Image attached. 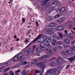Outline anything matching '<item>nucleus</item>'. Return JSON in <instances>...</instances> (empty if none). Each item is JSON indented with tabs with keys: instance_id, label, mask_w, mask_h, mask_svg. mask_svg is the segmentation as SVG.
Returning <instances> with one entry per match:
<instances>
[{
	"instance_id": "nucleus-1",
	"label": "nucleus",
	"mask_w": 75,
	"mask_h": 75,
	"mask_svg": "<svg viewBox=\"0 0 75 75\" xmlns=\"http://www.w3.org/2000/svg\"><path fill=\"white\" fill-rule=\"evenodd\" d=\"M64 59L62 57H59V59L57 60V61L55 60L53 61L52 63H50V65L52 66H55L56 65L57 62L59 64V63H62L64 61Z\"/></svg>"
},
{
	"instance_id": "nucleus-2",
	"label": "nucleus",
	"mask_w": 75,
	"mask_h": 75,
	"mask_svg": "<svg viewBox=\"0 0 75 75\" xmlns=\"http://www.w3.org/2000/svg\"><path fill=\"white\" fill-rule=\"evenodd\" d=\"M43 37V35H40L39 36H38L36 39H34V40L32 41V42H30V43L26 47V48H28L30 46L31 44H33V43H34V42H35L37 40H38V42H41V38H40V37Z\"/></svg>"
},
{
	"instance_id": "nucleus-3",
	"label": "nucleus",
	"mask_w": 75,
	"mask_h": 75,
	"mask_svg": "<svg viewBox=\"0 0 75 75\" xmlns=\"http://www.w3.org/2000/svg\"><path fill=\"white\" fill-rule=\"evenodd\" d=\"M55 70V69L54 68L51 69L47 71L46 74L47 75H54V72Z\"/></svg>"
},
{
	"instance_id": "nucleus-4",
	"label": "nucleus",
	"mask_w": 75,
	"mask_h": 75,
	"mask_svg": "<svg viewBox=\"0 0 75 75\" xmlns=\"http://www.w3.org/2000/svg\"><path fill=\"white\" fill-rule=\"evenodd\" d=\"M54 28H49L45 29V31L46 34H52V30H54Z\"/></svg>"
},
{
	"instance_id": "nucleus-5",
	"label": "nucleus",
	"mask_w": 75,
	"mask_h": 75,
	"mask_svg": "<svg viewBox=\"0 0 75 75\" xmlns=\"http://www.w3.org/2000/svg\"><path fill=\"white\" fill-rule=\"evenodd\" d=\"M64 25L66 27L68 26V28H72V26H74V23L71 21L69 23L68 22H66L64 24Z\"/></svg>"
},
{
	"instance_id": "nucleus-6",
	"label": "nucleus",
	"mask_w": 75,
	"mask_h": 75,
	"mask_svg": "<svg viewBox=\"0 0 75 75\" xmlns=\"http://www.w3.org/2000/svg\"><path fill=\"white\" fill-rule=\"evenodd\" d=\"M65 20H66L65 18H63L58 19L57 20V22L60 24L61 23H62L64 22V21H65Z\"/></svg>"
},
{
	"instance_id": "nucleus-7",
	"label": "nucleus",
	"mask_w": 75,
	"mask_h": 75,
	"mask_svg": "<svg viewBox=\"0 0 75 75\" xmlns=\"http://www.w3.org/2000/svg\"><path fill=\"white\" fill-rule=\"evenodd\" d=\"M19 59H22L24 57V55L22 53L18 54H17Z\"/></svg>"
},
{
	"instance_id": "nucleus-8",
	"label": "nucleus",
	"mask_w": 75,
	"mask_h": 75,
	"mask_svg": "<svg viewBox=\"0 0 75 75\" xmlns=\"http://www.w3.org/2000/svg\"><path fill=\"white\" fill-rule=\"evenodd\" d=\"M19 60V59L18 57V56H17V54L12 59V61L14 62V61H17V60Z\"/></svg>"
},
{
	"instance_id": "nucleus-9",
	"label": "nucleus",
	"mask_w": 75,
	"mask_h": 75,
	"mask_svg": "<svg viewBox=\"0 0 75 75\" xmlns=\"http://www.w3.org/2000/svg\"><path fill=\"white\" fill-rule=\"evenodd\" d=\"M40 47L41 48L42 50L43 51L45 50L46 48L45 47V45L43 44H39Z\"/></svg>"
},
{
	"instance_id": "nucleus-10",
	"label": "nucleus",
	"mask_w": 75,
	"mask_h": 75,
	"mask_svg": "<svg viewBox=\"0 0 75 75\" xmlns=\"http://www.w3.org/2000/svg\"><path fill=\"white\" fill-rule=\"evenodd\" d=\"M49 25L50 27H55L57 25L54 22H52L49 24Z\"/></svg>"
},
{
	"instance_id": "nucleus-11",
	"label": "nucleus",
	"mask_w": 75,
	"mask_h": 75,
	"mask_svg": "<svg viewBox=\"0 0 75 75\" xmlns=\"http://www.w3.org/2000/svg\"><path fill=\"white\" fill-rule=\"evenodd\" d=\"M64 28L62 26H59L58 27H57L56 29L58 31H62V30L64 29Z\"/></svg>"
},
{
	"instance_id": "nucleus-12",
	"label": "nucleus",
	"mask_w": 75,
	"mask_h": 75,
	"mask_svg": "<svg viewBox=\"0 0 75 75\" xmlns=\"http://www.w3.org/2000/svg\"><path fill=\"white\" fill-rule=\"evenodd\" d=\"M44 62L43 61L42 62L40 63H39V67H40V68H43L44 67H45V64H44Z\"/></svg>"
},
{
	"instance_id": "nucleus-13",
	"label": "nucleus",
	"mask_w": 75,
	"mask_h": 75,
	"mask_svg": "<svg viewBox=\"0 0 75 75\" xmlns=\"http://www.w3.org/2000/svg\"><path fill=\"white\" fill-rule=\"evenodd\" d=\"M50 55L49 54H46V55H44L43 57H41L40 58V60H42V59H43L44 58H48V57H50Z\"/></svg>"
},
{
	"instance_id": "nucleus-14",
	"label": "nucleus",
	"mask_w": 75,
	"mask_h": 75,
	"mask_svg": "<svg viewBox=\"0 0 75 75\" xmlns=\"http://www.w3.org/2000/svg\"><path fill=\"white\" fill-rule=\"evenodd\" d=\"M65 8L64 7H62L59 11L60 13H64L65 12Z\"/></svg>"
},
{
	"instance_id": "nucleus-15",
	"label": "nucleus",
	"mask_w": 75,
	"mask_h": 75,
	"mask_svg": "<svg viewBox=\"0 0 75 75\" xmlns=\"http://www.w3.org/2000/svg\"><path fill=\"white\" fill-rule=\"evenodd\" d=\"M46 40L47 41V42H49V43H51V42H52V40H51V39L49 37L47 38H46Z\"/></svg>"
},
{
	"instance_id": "nucleus-16",
	"label": "nucleus",
	"mask_w": 75,
	"mask_h": 75,
	"mask_svg": "<svg viewBox=\"0 0 75 75\" xmlns=\"http://www.w3.org/2000/svg\"><path fill=\"white\" fill-rule=\"evenodd\" d=\"M70 42L69 40L68 39H66L64 40V43L66 44H69Z\"/></svg>"
},
{
	"instance_id": "nucleus-17",
	"label": "nucleus",
	"mask_w": 75,
	"mask_h": 75,
	"mask_svg": "<svg viewBox=\"0 0 75 75\" xmlns=\"http://www.w3.org/2000/svg\"><path fill=\"white\" fill-rule=\"evenodd\" d=\"M24 54L25 56H28L30 54V52H29L28 50H26Z\"/></svg>"
},
{
	"instance_id": "nucleus-18",
	"label": "nucleus",
	"mask_w": 75,
	"mask_h": 75,
	"mask_svg": "<svg viewBox=\"0 0 75 75\" xmlns=\"http://www.w3.org/2000/svg\"><path fill=\"white\" fill-rule=\"evenodd\" d=\"M57 43V41L55 39H52V45L53 46H55V44Z\"/></svg>"
},
{
	"instance_id": "nucleus-19",
	"label": "nucleus",
	"mask_w": 75,
	"mask_h": 75,
	"mask_svg": "<svg viewBox=\"0 0 75 75\" xmlns=\"http://www.w3.org/2000/svg\"><path fill=\"white\" fill-rule=\"evenodd\" d=\"M64 33L63 34V35L64 37H67L68 36V32L67 31V30H65L64 31Z\"/></svg>"
},
{
	"instance_id": "nucleus-20",
	"label": "nucleus",
	"mask_w": 75,
	"mask_h": 75,
	"mask_svg": "<svg viewBox=\"0 0 75 75\" xmlns=\"http://www.w3.org/2000/svg\"><path fill=\"white\" fill-rule=\"evenodd\" d=\"M38 52V51H37V49L33 50L32 51L33 54H37Z\"/></svg>"
},
{
	"instance_id": "nucleus-21",
	"label": "nucleus",
	"mask_w": 75,
	"mask_h": 75,
	"mask_svg": "<svg viewBox=\"0 0 75 75\" xmlns=\"http://www.w3.org/2000/svg\"><path fill=\"white\" fill-rule=\"evenodd\" d=\"M59 4V3H58V2L57 1H54V2L53 3L52 5H55V6H57V5H58Z\"/></svg>"
},
{
	"instance_id": "nucleus-22",
	"label": "nucleus",
	"mask_w": 75,
	"mask_h": 75,
	"mask_svg": "<svg viewBox=\"0 0 75 75\" xmlns=\"http://www.w3.org/2000/svg\"><path fill=\"white\" fill-rule=\"evenodd\" d=\"M52 20H53V18L52 16H48L47 17V20L49 21H52Z\"/></svg>"
},
{
	"instance_id": "nucleus-23",
	"label": "nucleus",
	"mask_w": 75,
	"mask_h": 75,
	"mask_svg": "<svg viewBox=\"0 0 75 75\" xmlns=\"http://www.w3.org/2000/svg\"><path fill=\"white\" fill-rule=\"evenodd\" d=\"M40 42L41 43H42L43 42H44V44H45V42L47 43L46 41H45V40H44V39L43 38H41Z\"/></svg>"
},
{
	"instance_id": "nucleus-24",
	"label": "nucleus",
	"mask_w": 75,
	"mask_h": 75,
	"mask_svg": "<svg viewBox=\"0 0 75 75\" xmlns=\"http://www.w3.org/2000/svg\"><path fill=\"white\" fill-rule=\"evenodd\" d=\"M53 74H55L56 75H58L59 74V70L57 69H55L53 73Z\"/></svg>"
},
{
	"instance_id": "nucleus-25",
	"label": "nucleus",
	"mask_w": 75,
	"mask_h": 75,
	"mask_svg": "<svg viewBox=\"0 0 75 75\" xmlns=\"http://www.w3.org/2000/svg\"><path fill=\"white\" fill-rule=\"evenodd\" d=\"M36 50H37V51H38L39 52L42 51V49H41V47H38Z\"/></svg>"
},
{
	"instance_id": "nucleus-26",
	"label": "nucleus",
	"mask_w": 75,
	"mask_h": 75,
	"mask_svg": "<svg viewBox=\"0 0 75 75\" xmlns=\"http://www.w3.org/2000/svg\"><path fill=\"white\" fill-rule=\"evenodd\" d=\"M66 53L67 54H71L72 53V51L69 50H67L65 51Z\"/></svg>"
},
{
	"instance_id": "nucleus-27",
	"label": "nucleus",
	"mask_w": 75,
	"mask_h": 75,
	"mask_svg": "<svg viewBox=\"0 0 75 75\" xmlns=\"http://www.w3.org/2000/svg\"><path fill=\"white\" fill-rule=\"evenodd\" d=\"M10 64V62H8L7 63H5L3 65V66H7L8 65H9Z\"/></svg>"
},
{
	"instance_id": "nucleus-28",
	"label": "nucleus",
	"mask_w": 75,
	"mask_h": 75,
	"mask_svg": "<svg viewBox=\"0 0 75 75\" xmlns=\"http://www.w3.org/2000/svg\"><path fill=\"white\" fill-rule=\"evenodd\" d=\"M21 74H22V75H25L27 74V73H26V71H25L24 70L23 71L21 72Z\"/></svg>"
},
{
	"instance_id": "nucleus-29",
	"label": "nucleus",
	"mask_w": 75,
	"mask_h": 75,
	"mask_svg": "<svg viewBox=\"0 0 75 75\" xmlns=\"http://www.w3.org/2000/svg\"><path fill=\"white\" fill-rule=\"evenodd\" d=\"M61 44V41H59L56 43V45L57 47L59 46Z\"/></svg>"
},
{
	"instance_id": "nucleus-30",
	"label": "nucleus",
	"mask_w": 75,
	"mask_h": 75,
	"mask_svg": "<svg viewBox=\"0 0 75 75\" xmlns=\"http://www.w3.org/2000/svg\"><path fill=\"white\" fill-rule=\"evenodd\" d=\"M48 2V0H46L45 1H44V2L43 3V4H42V6H44L45 4H47V3Z\"/></svg>"
},
{
	"instance_id": "nucleus-31",
	"label": "nucleus",
	"mask_w": 75,
	"mask_h": 75,
	"mask_svg": "<svg viewBox=\"0 0 75 75\" xmlns=\"http://www.w3.org/2000/svg\"><path fill=\"white\" fill-rule=\"evenodd\" d=\"M45 44L46 45L47 47H48V48H50L51 47V45L50 44H47L45 43Z\"/></svg>"
},
{
	"instance_id": "nucleus-32",
	"label": "nucleus",
	"mask_w": 75,
	"mask_h": 75,
	"mask_svg": "<svg viewBox=\"0 0 75 75\" xmlns=\"http://www.w3.org/2000/svg\"><path fill=\"white\" fill-rule=\"evenodd\" d=\"M33 48H30L29 49L28 51H29V52H33Z\"/></svg>"
},
{
	"instance_id": "nucleus-33",
	"label": "nucleus",
	"mask_w": 75,
	"mask_h": 75,
	"mask_svg": "<svg viewBox=\"0 0 75 75\" xmlns=\"http://www.w3.org/2000/svg\"><path fill=\"white\" fill-rule=\"evenodd\" d=\"M59 17H60V15H59V14H58L56 16H54V18H59Z\"/></svg>"
},
{
	"instance_id": "nucleus-34",
	"label": "nucleus",
	"mask_w": 75,
	"mask_h": 75,
	"mask_svg": "<svg viewBox=\"0 0 75 75\" xmlns=\"http://www.w3.org/2000/svg\"><path fill=\"white\" fill-rule=\"evenodd\" d=\"M36 61L37 60L36 59L33 60L32 61L33 63L34 64H36V63L37 62Z\"/></svg>"
},
{
	"instance_id": "nucleus-35",
	"label": "nucleus",
	"mask_w": 75,
	"mask_h": 75,
	"mask_svg": "<svg viewBox=\"0 0 75 75\" xmlns=\"http://www.w3.org/2000/svg\"><path fill=\"white\" fill-rule=\"evenodd\" d=\"M71 45L72 46H75V41L71 42Z\"/></svg>"
},
{
	"instance_id": "nucleus-36",
	"label": "nucleus",
	"mask_w": 75,
	"mask_h": 75,
	"mask_svg": "<svg viewBox=\"0 0 75 75\" xmlns=\"http://www.w3.org/2000/svg\"><path fill=\"white\" fill-rule=\"evenodd\" d=\"M35 72H36L37 74H38V73H40V72H41V71L40 70H36L35 71Z\"/></svg>"
},
{
	"instance_id": "nucleus-37",
	"label": "nucleus",
	"mask_w": 75,
	"mask_h": 75,
	"mask_svg": "<svg viewBox=\"0 0 75 75\" xmlns=\"http://www.w3.org/2000/svg\"><path fill=\"white\" fill-rule=\"evenodd\" d=\"M59 35V36H60L61 38L62 39V38H63V36L60 33H58Z\"/></svg>"
},
{
	"instance_id": "nucleus-38",
	"label": "nucleus",
	"mask_w": 75,
	"mask_h": 75,
	"mask_svg": "<svg viewBox=\"0 0 75 75\" xmlns=\"http://www.w3.org/2000/svg\"><path fill=\"white\" fill-rule=\"evenodd\" d=\"M71 33L73 35H75V31H74V30H71Z\"/></svg>"
},
{
	"instance_id": "nucleus-39",
	"label": "nucleus",
	"mask_w": 75,
	"mask_h": 75,
	"mask_svg": "<svg viewBox=\"0 0 75 75\" xmlns=\"http://www.w3.org/2000/svg\"><path fill=\"white\" fill-rule=\"evenodd\" d=\"M56 38V40H60V39H61V38L59 36L56 37V38Z\"/></svg>"
},
{
	"instance_id": "nucleus-40",
	"label": "nucleus",
	"mask_w": 75,
	"mask_h": 75,
	"mask_svg": "<svg viewBox=\"0 0 75 75\" xmlns=\"http://www.w3.org/2000/svg\"><path fill=\"white\" fill-rule=\"evenodd\" d=\"M10 69V68H7L5 69H4V70H5V71H4V72H6V71H8V70H9Z\"/></svg>"
},
{
	"instance_id": "nucleus-41",
	"label": "nucleus",
	"mask_w": 75,
	"mask_h": 75,
	"mask_svg": "<svg viewBox=\"0 0 75 75\" xmlns=\"http://www.w3.org/2000/svg\"><path fill=\"white\" fill-rule=\"evenodd\" d=\"M52 11V9H48L47 10V12H48V13H51V11Z\"/></svg>"
},
{
	"instance_id": "nucleus-42",
	"label": "nucleus",
	"mask_w": 75,
	"mask_h": 75,
	"mask_svg": "<svg viewBox=\"0 0 75 75\" xmlns=\"http://www.w3.org/2000/svg\"><path fill=\"white\" fill-rule=\"evenodd\" d=\"M53 50H54V51H57V49L56 47H54L53 48Z\"/></svg>"
},
{
	"instance_id": "nucleus-43",
	"label": "nucleus",
	"mask_w": 75,
	"mask_h": 75,
	"mask_svg": "<svg viewBox=\"0 0 75 75\" xmlns=\"http://www.w3.org/2000/svg\"><path fill=\"white\" fill-rule=\"evenodd\" d=\"M50 38H56V36L54 35H52L50 36Z\"/></svg>"
},
{
	"instance_id": "nucleus-44",
	"label": "nucleus",
	"mask_w": 75,
	"mask_h": 75,
	"mask_svg": "<svg viewBox=\"0 0 75 75\" xmlns=\"http://www.w3.org/2000/svg\"><path fill=\"white\" fill-rule=\"evenodd\" d=\"M46 50L47 51H48V52H52V50H50V49H48V48L47 49H46Z\"/></svg>"
},
{
	"instance_id": "nucleus-45",
	"label": "nucleus",
	"mask_w": 75,
	"mask_h": 75,
	"mask_svg": "<svg viewBox=\"0 0 75 75\" xmlns=\"http://www.w3.org/2000/svg\"><path fill=\"white\" fill-rule=\"evenodd\" d=\"M71 50L73 51H75V47H71Z\"/></svg>"
},
{
	"instance_id": "nucleus-46",
	"label": "nucleus",
	"mask_w": 75,
	"mask_h": 75,
	"mask_svg": "<svg viewBox=\"0 0 75 75\" xmlns=\"http://www.w3.org/2000/svg\"><path fill=\"white\" fill-rule=\"evenodd\" d=\"M21 64H17L16 65V67H20V66H21Z\"/></svg>"
},
{
	"instance_id": "nucleus-47",
	"label": "nucleus",
	"mask_w": 75,
	"mask_h": 75,
	"mask_svg": "<svg viewBox=\"0 0 75 75\" xmlns=\"http://www.w3.org/2000/svg\"><path fill=\"white\" fill-rule=\"evenodd\" d=\"M63 47H65V48H67V47H69V45H64L63 46Z\"/></svg>"
},
{
	"instance_id": "nucleus-48",
	"label": "nucleus",
	"mask_w": 75,
	"mask_h": 75,
	"mask_svg": "<svg viewBox=\"0 0 75 75\" xmlns=\"http://www.w3.org/2000/svg\"><path fill=\"white\" fill-rule=\"evenodd\" d=\"M59 68H60V69H62L63 68V67H62V65H60L59 66Z\"/></svg>"
},
{
	"instance_id": "nucleus-49",
	"label": "nucleus",
	"mask_w": 75,
	"mask_h": 75,
	"mask_svg": "<svg viewBox=\"0 0 75 75\" xmlns=\"http://www.w3.org/2000/svg\"><path fill=\"white\" fill-rule=\"evenodd\" d=\"M28 41L27 39H26L25 40V42H28Z\"/></svg>"
},
{
	"instance_id": "nucleus-50",
	"label": "nucleus",
	"mask_w": 75,
	"mask_h": 75,
	"mask_svg": "<svg viewBox=\"0 0 75 75\" xmlns=\"http://www.w3.org/2000/svg\"><path fill=\"white\" fill-rule=\"evenodd\" d=\"M53 7V8H52V11L53 10H56V8H55L54 7Z\"/></svg>"
},
{
	"instance_id": "nucleus-51",
	"label": "nucleus",
	"mask_w": 75,
	"mask_h": 75,
	"mask_svg": "<svg viewBox=\"0 0 75 75\" xmlns=\"http://www.w3.org/2000/svg\"><path fill=\"white\" fill-rule=\"evenodd\" d=\"M62 54H63V55H65V52L64 51H62Z\"/></svg>"
},
{
	"instance_id": "nucleus-52",
	"label": "nucleus",
	"mask_w": 75,
	"mask_h": 75,
	"mask_svg": "<svg viewBox=\"0 0 75 75\" xmlns=\"http://www.w3.org/2000/svg\"><path fill=\"white\" fill-rule=\"evenodd\" d=\"M23 63L24 65H25L26 64H27V62H26V61L24 62Z\"/></svg>"
},
{
	"instance_id": "nucleus-53",
	"label": "nucleus",
	"mask_w": 75,
	"mask_h": 75,
	"mask_svg": "<svg viewBox=\"0 0 75 75\" xmlns=\"http://www.w3.org/2000/svg\"><path fill=\"white\" fill-rule=\"evenodd\" d=\"M36 46L35 45H34L33 46V49H35V47Z\"/></svg>"
},
{
	"instance_id": "nucleus-54",
	"label": "nucleus",
	"mask_w": 75,
	"mask_h": 75,
	"mask_svg": "<svg viewBox=\"0 0 75 75\" xmlns=\"http://www.w3.org/2000/svg\"><path fill=\"white\" fill-rule=\"evenodd\" d=\"M8 75V73H5L3 74V75Z\"/></svg>"
},
{
	"instance_id": "nucleus-55",
	"label": "nucleus",
	"mask_w": 75,
	"mask_h": 75,
	"mask_svg": "<svg viewBox=\"0 0 75 75\" xmlns=\"http://www.w3.org/2000/svg\"><path fill=\"white\" fill-rule=\"evenodd\" d=\"M69 67H70V65H68L66 67V68H67V69H68V68Z\"/></svg>"
},
{
	"instance_id": "nucleus-56",
	"label": "nucleus",
	"mask_w": 75,
	"mask_h": 75,
	"mask_svg": "<svg viewBox=\"0 0 75 75\" xmlns=\"http://www.w3.org/2000/svg\"><path fill=\"white\" fill-rule=\"evenodd\" d=\"M56 59V58H55V57L53 58H52L51 59H50V60L51 61H52V59Z\"/></svg>"
},
{
	"instance_id": "nucleus-57",
	"label": "nucleus",
	"mask_w": 75,
	"mask_h": 75,
	"mask_svg": "<svg viewBox=\"0 0 75 75\" xmlns=\"http://www.w3.org/2000/svg\"><path fill=\"white\" fill-rule=\"evenodd\" d=\"M19 72H20V69H18L17 71V72H18V73H19Z\"/></svg>"
},
{
	"instance_id": "nucleus-58",
	"label": "nucleus",
	"mask_w": 75,
	"mask_h": 75,
	"mask_svg": "<svg viewBox=\"0 0 75 75\" xmlns=\"http://www.w3.org/2000/svg\"><path fill=\"white\" fill-rule=\"evenodd\" d=\"M14 38H17V36H16V35H14Z\"/></svg>"
},
{
	"instance_id": "nucleus-59",
	"label": "nucleus",
	"mask_w": 75,
	"mask_h": 75,
	"mask_svg": "<svg viewBox=\"0 0 75 75\" xmlns=\"http://www.w3.org/2000/svg\"><path fill=\"white\" fill-rule=\"evenodd\" d=\"M36 24L38 26V22H36Z\"/></svg>"
},
{
	"instance_id": "nucleus-60",
	"label": "nucleus",
	"mask_w": 75,
	"mask_h": 75,
	"mask_svg": "<svg viewBox=\"0 0 75 75\" xmlns=\"http://www.w3.org/2000/svg\"><path fill=\"white\" fill-rule=\"evenodd\" d=\"M22 21H23V23H24L25 22V19H22Z\"/></svg>"
},
{
	"instance_id": "nucleus-61",
	"label": "nucleus",
	"mask_w": 75,
	"mask_h": 75,
	"mask_svg": "<svg viewBox=\"0 0 75 75\" xmlns=\"http://www.w3.org/2000/svg\"><path fill=\"white\" fill-rule=\"evenodd\" d=\"M10 75H14V74L13 73H12L11 74H10Z\"/></svg>"
},
{
	"instance_id": "nucleus-62",
	"label": "nucleus",
	"mask_w": 75,
	"mask_h": 75,
	"mask_svg": "<svg viewBox=\"0 0 75 75\" xmlns=\"http://www.w3.org/2000/svg\"><path fill=\"white\" fill-rule=\"evenodd\" d=\"M44 67H43L42 69V72H44Z\"/></svg>"
},
{
	"instance_id": "nucleus-63",
	"label": "nucleus",
	"mask_w": 75,
	"mask_h": 75,
	"mask_svg": "<svg viewBox=\"0 0 75 75\" xmlns=\"http://www.w3.org/2000/svg\"><path fill=\"white\" fill-rule=\"evenodd\" d=\"M19 62L20 63H23V60L22 61H20Z\"/></svg>"
},
{
	"instance_id": "nucleus-64",
	"label": "nucleus",
	"mask_w": 75,
	"mask_h": 75,
	"mask_svg": "<svg viewBox=\"0 0 75 75\" xmlns=\"http://www.w3.org/2000/svg\"><path fill=\"white\" fill-rule=\"evenodd\" d=\"M34 75H36L37 73L36 72H35V71L34 73Z\"/></svg>"
}]
</instances>
